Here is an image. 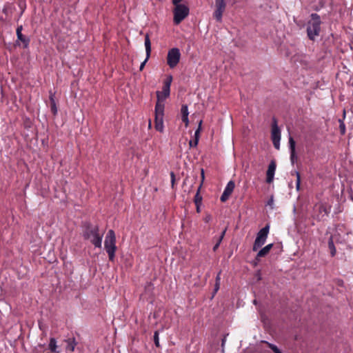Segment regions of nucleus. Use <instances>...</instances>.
I'll return each instance as SVG.
<instances>
[{"mask_svg":"<svg viewBox=\"0 0 353 353\" xmlns=\"http://www.w3.org/2000/svg\"><path fill=\"white\" fill-rule=\"evenodd\" d=\"M300 182H301L300 174H299V172H296V189L297 190H299Z\"/></svg>","mask_w":353,"mask_h":353,"instance_id":"obj_30","label":"nucleus"},{"mask_svg":"<svg viewBox=\"0 0 353 353\" xmlns=\"http://www.w3.org/2000/svg\"><path fill=\"white\" fill-rule=\"evenodd\" d=\"M145 47L146 51V58L145 61L141 64L140 70H142L146 61L148 60L151 53V42L148 34L145 36Z\"/></svg>","mask_w":353,"mask_h":353,"instance_id":"obj_13","label":"nucleus"},{"mask_svg":"<svg viewBox=\"0 0 353 353\" xmlns=\"http://www.w3.org/2000/svg\"><path fill=\"white\" fill-rule=\"evenodd\" d=\"M202 198L199 194V189L198 190L195 196H194V203L196 205H199L201 202Z\"/></svg>","mask_w":353,"mask_h":353,"instance_id":"obj_22","label":"nucleus"},{"mask_svg":"<svg viewBox=\"0 0 353 353\" xmlns=\"http://www.w3.org/2000/svg\"><path fill=\"white\" fill-rule=\"evenodd\" d=\"M181 117L188 116L189 112H188V109L187 105H185V104L182 105L181 108Z\"/></svg>","mask_w":353,"mask_h":353,"instance_id":"obj_21","label":"nucleus"},{"mask_svg":"<svg viewBox=\"0 0 353 353\" xmlns=\"http://www.w3.org/2000/svg\"><path fill=\"white\" fill-rule=\"evenodd\" d=\"M201 178H202V180L204 179V171L203 169L201 170Z\"/></svg>","mask_w":353,"mask_h":353,"instance_id":"obj_39","label":"nucleus"},{"mask_svg":"<svg viewBox=\"0 0 353 353\" xmlns=\"http://www.w3.org/2000/svg\"><path fill=\"white\" fill-rule=\"evenodd\" d=\"M104 247L108 254L109 260L113 261L117 250L116 236L114 230H110L108 232L104 241Z\"/></svg>","mask_w":353,"mask_h":353,"instance_id":"obj_2","label":"nucleus"},{"mask_svg":"<svg viewBox=\"0 0 353 353\" xmlns=\"http://www.w3.org/2000/svg\"><path fill=\"white\" fill-rule=\"evenodd\" d=\"M22 29V26H20L17 28V39L21 41L24 44L25 48H26L29 44L30 40L23 35L21 33Z\"/></svg>","mask_w":353,"mask_h":353,"instance_id":"obj_15","label":"nucleus"},{"mask_svg":"<svg viewBox=\"0 0 353 353\" xmlns=\"http://www.w3.org/2000/svg\"><path fill=\"white\" fill-rule=\"evenodd\" d=\"M170 176H171L172 186L173 188L174 185V182H175V175H174V173L173 172H172L170 173Z\"/></svg>","mask_w":353,"mask_h":353,"instance_id":"obj_33","label":"nucleus"},{"mask_svg":"<svg viewBox=\"0 0 353 353\" xmlns=\"http://www.w3.org/2000/svg\"><path fill=\"white\" fill-rule=\"evenodd\" d=\"M181 52L179 48H173L169 50L167 55V64L170 68H175L180 61Z\"/></svg>","mask_w":353,"mask_h":353,"instance_id":"obj_8","label":"nucleus"},{"mask_svg":"<svg viewBox=\"0 0 353 353\" xmlns=\"http://www.w3.org/2000/svg\"><path fill=\"white\" fill-rule=\"evenodd\" d=\"M269 347L274 353H282L280 350L274 345L269 343Z\"/></svg>","mask_w":353,"mask_h":353,"instance_id":"obj_28","label":"nucleus"},{"mask_svg":"<svg viewBox=\"0 0 353 353\" xmlns=\"http://www.w3.org/2000/svg\"><path fill=\"white\" fill-rule=\"evenodd\" d=\"M225 230L222 232V234H221V235L218 242L214 246V248H213V250L214 251H216V249L219 247V245H220V243H221V241H222V239H223V236L225 235Z\"/></svg>","mask_w":353,"mask_h":353,"instance_id":"obj_24","label":"nucleus"},{"mask_svg":"<svg viewBox=\"0 0 353 353\" xmlns=\"http://www.w3.org/2000/svg\"><path fill=\"white\" fill-rule=\"evenodd\" d=\"M103 236V233L100 232L97 225H88L83 232V239L90 241L95 248H100L101 247Z\"/></svg>","mask_w":353,"mask_h":353,"instance_id":"obj_1","label":"nucleus"},{"mask_svg":"<svg viewBox=\"0 0 353 353\" xmlns=\"http://www.w3.org/2000/svg\"><path fill=\"white\" fill-rule=\"evenodd\" d=\"M154 341L157 347H159V332L156 331L154 334Z\"/></svg>","mask_w":353,"mask_h":353,"instance_id":"obj_26","label":"nucleus"},{"mask_svg":"<svg viewBox=\"0 0 353 353\" xmlns=\"http://www.w3.org/2000/svg\"><path fill=\"white\" fill-rule=\"evenodd\" d=\"M50 104L56 103L55 100H54V94L50 93Z\"/></svg>","mask_w":353,"mask_h":353,"instance_id":"obj_34","label":"nucleus"},{"mask_svg":"<svg viewBox=\"0 0 353 353\" xmlns=\"http://www.w3.org/2000/svg\"><path fill=\"white\" fill-rule=\"evenodd\" d=\"M220 287V283H215L214 285V293H216Z\"/></svg>","mask_w":353,"mask_h":353,"instance_id":"obj_35","label":"nucleus"},{"mask_svg":"<svg viewBox=\"0 0 353 353\" xmlns=\"http://www.w3.org/2000/svg\"><path fill=\"white\" fill-rule=\"evenodd\" d=\"M221 272H219L216 277V283H220L221 277H220Z\"/></svg>","mask_w":353,"mask_h":353,"instance_id":"obj_36","label":"nucleus"},{"mask_svg":"<svg viewBox=\"0 0 353 353\" xmlns=\"http://www.w3.org/2000/svg\"><path fill=\"white\" fill-rule=\"evenodd\" d=\"M172 81V77L169 76L163 83L162 91L157 92V101L156 105H160L162 108H165V100L170 96V85Z\"/></svg>","mask_w":353,"mask_h":353,"instance_id":"obj_3","label":"nucleus"},{"mask_svg":"<svg viewBox=\"0 0 353 353\" xmlns=\"http://www.w3.org/2000/svg\"><path fill=\"white\" fill-rule=\"evenodd\" d=\"M269 230L270 226L269 225H267L259 231L253 245V251H256L265 243L269 233Z\"/></svg>","mask_w":353,"mask_h":353,"instance_id":"obj_6","label":"nucleus"},{"mask_svg":"<svg viewBox=\"0 0 353 353\" xmlns=\"http://www.w3.org/2000/svg\"><path fill=\"white\" fill-rule=\"evenodd\" d=\"M330 207L324 203H318L313 208V217L318 220L323 219L327 216L330 212Z\"/></svg>","mask_w":353,"mask_h":353,"instance_id":"obj_5","label":"nucleus"},{"mask_svg":"<svg viewBox=\"0 0 353 353\" xmlns=\"http://www.w3.org/2000/svg\"><path fill=\"white\" fill-rule=\"evenodd\" d=\"M234 188H235L234 182L233 181H230L228 183V184L221 196L220 199L222 202H225L229 199V197L233 192Z\"/></svg>","mask_w":353,"mask_h":353,"instance_id":"obj_12","label":"nucleus"},{"mask_svg":"<svg viewBox=\"0 0 353 353\" xmlns=\"http://www.w3.org/2000/svg\"><path fill=\"white\" fill-rule=\"evenodd\" d=\"M276 170V163L274 161H271L269 164L267 173H266V181L268 183H270L273 181L274 175Z\"/></svg>","mask_w":353,"mask_h":353,"instance_id":"obj_14","label":"nucleus"},{"mask_svg":"<svg viewBox=\"0 0 353 353\" xmlns=\"http://www.w3.org/2000/svg\"><path fill=\"white\" fill-rule=\"evenodd\" d=\"M181 119L183 122L185 123V127H188L189 125L188 116L181 117Z\"/></svg>","mask_w":353,"mask_h":353,"instance_id":"obj_31","label":"nucleus"},{"mask_svg":"<svg viewBox=\"0 0 353 353\" xmlns=\"http://www.w3.org/2000/svg\"><path fill=\"white\" fill-rule=\"evenodd\" d=\"M343 281L342 280H339L338 281V285H339L341 286V285H343Z\"/></svg>","mask_w":353,"mask_h":353,"instance_id":"obj_38","label":"nucleus"},{"mask_svg":"<svg viewBox=\"0 0 353 353\" xmlns=\"http://www.w3.org/2000/svg\"><path fill=\"white\" fill-rule=\"evenodd\" d=\"M154 114V128L157 131L163 132L164 129V108H162V106L160 105H155Z\"/></svg>","mask_w":353,"mask_h":353,"instance_id":"obj_7","label":"nucleus"},{"mask_svg":"<svg viewBox=\"0 0 353 353\" xmlns=\"http://www.w3.org/2000/svg\"><path fill=\"white\" fill-rule=\"evenodd\" d=\"M64 342L67 343L66 350L70 352H74L75 347L77 345V342L74 338H69L68 339L64 340Z\"/></svg>","mask_w":353,"mask_h":353,"instance_id":"obj_16","label":"nucleus"},{"mask_svg":"<svg viewBox=\"0 0 353 353\" xmlns=\"http://www.w3.org/2000/svg\"><path fill=\"white\" fill-rule=\"evenodd\" d=\"M48 347H49V350L52 352H54V353L59 352V351L57 350V341L54 338H50Z\"/></svg>","mask_w":353,"mask_h":353,"instance_id":"obj_20","label":"nucleus"},{"mask_svg":"<svg viewBox=\"0 0 353 353\" xmlns=\"http://www.w3.org/2000/svg\"><path fill=\"white\" fill-rule=\"evenodd\" d=\"M199 143V140L194 139L189 141L190 147H196Z\"/></svg>","mask_w":353,"mask_h":353,"instance_id":"obj_29","label":"nucleus"},{"mask_svg":"<svg viewBox=\"0 0 353 353\" xmlns=\"http://www.w3.org/2000/svg\"><path fill=\"white\" fill-rule=\"evenodd\" d=\"M310 21H312V30H310V39H313L312 36H318L321 31L320 17L317 14H310Z\"/></svg>","mask_w":353,"mask_h":353,"instance_id":"obj_10","label":"nucleus"},{"mask_svg":"<svg viewBox=\"0 0 353 353\" xmlns=\"http://www.w3.org/2000/svg\"><path fill=\"white\" fill-rule=\"evenodd\" d=\"M181 119L183 122L185 123V127H188L189 125L188 116L181 117Z\"/></svg>","mask_w":353,"mask_h":353,"instance_id":"obj_32","label":"nucleus"},{"mask_svg":"<svg viewBox=\"0 0 353 353\" xmlns=\"http://www.w3.org/2000/svg\"><path fill=\"white\" fill-rule=\"evenodd\" d=\"M50 108L51 112H52L53 115L55 116L57 114V107L56 103L50 104Z\"/></svg>","mask_w":353,"mask_h":353,"instance_id":"obj_27","label":"nucleus"},{"mask_svg":"<svg viewBox=\"0 0 353 353\" xmlns=\"http://www.w3.org/2000/svg\"><path fill=\"white\" fill-rule=\"evenodd\" d=\"M306 31H307V35H309V28H307Z\"/></svg>","mask_w":353,"mask_h":353,"instance_id":"obj_42","label":"nucleus"},{"mask_svg":"<svg viewBox=\"0 0 353 353\" xmlns=\"http://www.w3.org/2000/svg\"><path fill=\"white\" fill-rule=\"evenodd\" d=\"M174 8L173 10V21L174 24L178 25L189 14V8L187 6L181 3L174 4Z\"/></svg>","mask_w":353,"mask_h":353,"instance_id":"obj_4","label":"nucleus"},{"mask_svg":"<svg viewBox=\"0 0 353 353\" xmlns=\"http://www.w3.org/2000/svg\"><path fill=\"white\" fill-rule=\"evenodd\" d=\"M340 125H339V129L341 131V134H344L345 133V125L343 121L341 119L339 120Z\"/></svg>","mask_w":353,"mask_h":353,"instance_id":"obj_25","label":"nucleus"},{"mask_svg":"<svg viewBox=\"0 0 353 353\" xmlns=\"http://www.w3.org/2000/svg\"><path fill=\"white\" fill-rule=\"evenodd\" d=\"M328 249L331 256H334L336 254V250L334 246L332 236H330L328 241Z\"/></svg>","mask_w":353,"mask_h":353,"instance_id":"obj_19","label":"nucleus"},{"mask_svg":"<svg viewBox=\"0 0 353 353\" xmlns=\"http://www.w3.org/2000/svg\"><path fill=\"white\" fill-rule=\"evenodd\" d=\"M215 7L216 10L214 12V17L216 21H221L222 15L226 7L225 0H216Z\"/></svg>","mask_w":353,"mask_h":353,"instance_id":"obj_11","label":"nucleus"},{"mask_svg":"<svg viewBox=\"0 0 353 353\" xmlns=\"http://www.w3.org/2000/svg\"><path fill=\"white\" fill-rule=\"evenodd\" d=\"M273 247V243H270L263 248L259 252L257 253L256 259L263 257L266 256L270 251V250Z\"/></svg>","mask_w":353,"mask_h":353,"instance_id":"obj_17","label":"nucleus"},{"mask_svg":"<svg viewBox=\"0 0 353 353\" xmlns=\"http://www.w3.org/2000/svg\"><path fill=\"white\" fill-rule=\"evenodd\" d=\"M196 211L197 212H200L199 205H196Z\"/></svg>","mask_w":353,"mask_h":353,"instance_id":"obj_41","label":"nucleus"},{"mask_svg":"<svg viewBox=\"0 0 353 353\" xmlns=\"http://www.w3.org/2000/svg\"><path fill=\"white\" fill-rule=\"evenodd\" d=\"M271 138L274 148L279 150L281 139V131L277 125V121L275 118L273 119V122L272 124Z\"/></svg>","mask_w":353,"mask_h":353,"instance_id":"obj_9","label":"nucleus"},{"mask_svg":"<svg viewBox=\"0 0 353 353\" xmlns=\"http://www.w3.org/2000/svg\"><path fill=\"white\" fill-rule=\"evenodd\" d=\"M183 0H172L173 4H178L180 3Z\"/></svg>","mask_w":353,"mask_h":353,"instance_id":"obj_37","label":"nucleus"},{"mask_svg":"<svg viewBox=\"0 0 353 353\" xmlns=\"http://www.w3.org/2000/svg\"><path fill=\"white\" fill-rule=\"evenodd\" d=\"M152 127V123H151V121L149 120V123H148V128L150 129Z\"/></svg>","mask_w":353,"mask_h":353,"instance_id":"obj_40","label":"nucleus"},{"mask_svg":"<svg viewBox=\"0 0 353 353\" xmlns=\"http://www.w3.org/2000/svg\"><path fill=\"white\" fill-rule=\"evenodd\" d=\"M202 120L199 121L198 129L196 130L194 133V139H199V133L201 129Z\"/></svg>","mask_w":353,"mask_h":353,"instance_id":"obj_23","label":"nucleus"},{"mask_svg":"<svg viewBox=\"0 0 353 353\" xmlns=\"http://www.w3.org/2000/svg\"><path fill=\"white\" fill-rule=\"evenodd\" d=\"M290 148L291 150V160L292 162H294L295 159V141L292 137L289 139Z\"/></svg>","mask_w":353,"mask_h":353,"instance_id":"obj_18","label":"nucleus"}]
</instances>
